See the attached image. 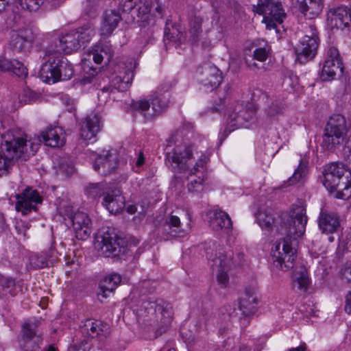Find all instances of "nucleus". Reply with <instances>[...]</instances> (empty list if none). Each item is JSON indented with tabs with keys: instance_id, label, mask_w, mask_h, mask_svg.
I'll use <instances>...</instances> for the list:
<instances>
[{
	"instance_id": "6",
	"label": "nucleus",
	"mask_w": 351,
	"mask_h": 351,
	"mask_svg": "<svg viewBox=\"0 0 351 351\" xmlns=\"http://www.w3.org/2000/svg\"><path fill=\"white\" fill-rule=\"evenodd\" d=\"M95 35V30L92 25L80 27L65 34L59 39V51L71 53L82 47L85 48Z\"/></svg>"
},
{
	"instance_id": "46",
	"label": "nucleus",
	"mask_w": 351,
	"mask_h": 351,
	"mask_svg": "<svg viewBox=\"0 0 351 351\" xmlns=\"http://www.w3.org/2000/svg\"><path fill=\"white\" fill-rule=\"evenodd\" d=\"M93 59L96 64H101L104 54L109 60L112 57L110 48L107 45H98L92 49Z\"/></svg>"
},
{
	"instance_id": "62",
	"label": "nucleus",
	"mask_w": 351,
	"mask_h": 351,
	"mask_svg": "<svg viewBox=\"0 0 351 351\" xmlns=\"http://www.w3.org/2000/svg\"><path fill=\"white\" fill-rule=\"evenodd\" d=\"M224 100H225L224 97L223 99L221 97H219V101H220L221 105H224L225 104Z\"/></svg>"
},
{
	"instance_id": "63",
	"label": "nucleus",
	"mask_w": 351,
	"mask_h": 351,
	"mask_svg": "<svg viewBox=\"0 0 351 351\" xmlns=\"http://www.w3.org/2000/svg\"><path fill=\"white\" fill-rule=\"evenodd\" d=\"M213 109L215 110V111H219L220 110L221 108L220 107H216V106H213Z\"/></svg>"
},
{
	"instance_id": "9",
	"label": "nucleus",
	"mask_w": 351,
	"mask_h": 351,
	"mask_svg": "<svg viewBox=\"0 0 351 351\" xmlns=\"http://www.w3.org/2000/svg\"><path fill=\"white\" fill-rule=\"evenodd\" d=\"M43 332L40 328V322H25L21 330L19 339V348L23 351H36L43 344Z\"/></svg>"
},
{
	"instance_id": "45",
	"label": "nucleus",
	"mask_w": 351,
	"mask_h": 351,
	"mask_svg": "<svg viewBox=\"0 0 351 351\" xmlns=\"http://www.w3.org/2000/svg\"><path fill=\"white\" fill-rule=\"evenodd\" d=\"M256 218L259 226L267 230H271L275 223L274 217L267 211L259 210L256 215Z\"/></svg>"
},
{
	"instance_id": "11",
	"label": "nucleus",
	"mask_w": 351,
	"mask_h": 351,
	"mask_svg": "<svg viewBox=\"0 0 351 351\" xmlns=\"http://www.w3.org/2000/svg\"><path fill=\"white\" fill-rule=\"evenodd\" d=\"M195 77L200 88L206 93L215 90L223 80L221 71L210 62L204 63L197 68Z\"/></svg>"
},
{
	"instance_id": "43",
	"label": "nucleus",
	"mask_w": 351,
	"mask_h": 351,
	"mask_svg": "<svg viewBox=\"0 0 351 351\" xmlns=\"http://www.w3.org/2000/svg\"><path fill=\"white\" fill-rule=\"evenodd\" d=\"M269 56V49L267 47L256 48L253 52L252 59H245V62L248 67L252 69H260L261 67L254 61L257 60L261 62H265Z\"/></svg>"
},
{
	"instance_id": "49",
	"label": "nucleus",
	"mask_w": 351,
	"mask_h": 351,
	"mask_svg": "<svg viewBox=\"0 0 351 351\" xmlns=\"http://www.w3.org/2000/svg\"><path fill=\"white\" fill-rule=\"evenodd\" d=\"M18 2L21 8L24 10H27L30 12L36 11L39 8L43 0H15Z\"/></svg>"
},
{
	"instance_id": "61",
	"label": "nucleus",
	"mask_w": 351,
	"mask_h": 351,
	"mask_svg": "<svg viewBox=\"0 0 351 351\" xmlns=\"http://www.w3.org/2000/svg\"><path fill=\"white\" fill-rule=\"evenodd\" d=\"M44 351H58V350L54 345H50Z\"/></svg>"
},
{
	"instance_id": "40",
	"label": "nucleus",
	"mask_w": 351,
	"mask_h": 351,
	"mask_svg": "<svg viewBox=\"0 0 351 351\" xmlns=\"http://www.w3.org/2000/svg\"><path fill=\"white\" fill-rule=\"evenodd\" d=\"M202 23L203 19L197 16H193L189 20V39L193 43H197L199 40L200 36L202 33Z\"/></svg>"
},
{
	"instance_id": "47",
	"label": "nucleus",
	"mask_w": 351,
	"mask_h": 351,
	"mask_svg": "<svg viewBox=\"0 0 351 351\" xmlns=\"http://www.w3.org/2000/svg\"><path fill=\"white\" fill-rule=\"evenodd\" d=\"M193 132V125L190 123H183L176 132L171 134L170 140L175 143L188 138L189 134Z\"/></svg>"
},
{
	"instance_id": "3",
	"label": "nucleus",
	"mask_w": 351,
	"mask_h": 351,
	"mask_svg": "<svg viewBox=\"0 0 351 351\" xmlns=\"http://www.w3.org/2000/svg\"><path fill=\"white\" fill-rule=\"evenodd\" d=\"M323 176V184L330 193L336 191V198L347 199L351 197V171L343 163L335 162L326 165Z\"/></svg>"
},
{
	"instance_id": "57",
	"label": "nucleus",
	"mask_w": 351,
	"mask_h": 351,
	"mask_svg": "<svg viewBox=\"0 0 351 351\" xmlns=\"http://www.w3.org/2000/svg\"><path fill=\"white\" fill-rule=\"evenodd\" d=\"M145 162V157L143 152H140L138 158L136 161V166L138 167H141Z\"/></svg>"
},
{
	"instance_id": "31",
	"label": "nucleus",
	"mask_w": 351,
	"mask_h": 351,
	"mask_svg": "<svg viewBox=\"0 0 351 351\" xmlns=\"http://www.w3.org/2000/svg\"><path fill=\"white\" fill-rule=\"evenodd\" d=\"M205 160L202 158L198 160L189 177L188 190L191 193H199L203 190V183L205 180V174L203 171H199V167H204Z\"/></svg>"
},
{
	"instance_id": "36",
	"label": "nucleus",
	"mask_w": 351,
	"mask_h": 351,
	"mask_svg": "<svg viewBox=\"0 0 351 351\" xmlns=\"http://www.w3.org/2000/svg\"><path fill=\"white\" fill-rule=\"evenodd\" d=\"M121 19L122 18L119 11L114 10L106 11L104 14L101 34L105 36L111 34Z\"/></svg>"
},
{
	"instance_id": "32",
	"label": "nucleus",
	"mask_w": 351,
	"mask_h": 351,
	"mask_svg": "<svg viewBox=\"0 0 351 351\" xmlns=\"http://www.w3.org/2000/svg\"><path fill=\"white\" fill-rule=\"evenodd\" d=\"M40 138V141L51 147L62 146L65 143L62 130L58 128L48 127L41 132Z\"/></svg>"
},
{
	"instance_id": "44",
	"label": "nucleus",
	"mask_w": 351,
	"mask_h": 351,
	"mask_svg": "<svg viewBox=\"0 0 351 351\" xmlns=\"http://www.w3.org/2000/svg\"><path fill=\"white\" fill-rule=\"evenodd\" d=\"M18 289L15 280L12 278H4L1 281L0 297H6L8 295L15 296L18 293Z\"/></svg>"
},
{
	"instance_id": "37",
	"label": "nucleus",
	"mask_w": 351,
	"mask_h": 351,
	"mask_svg": "<svg viewBox=\"0 0 351 351\" xmlns=\"http://www.w3.org/2000/svg\"><path fill=\"white\" fill-rule=\"evenodd\" d=\"M257 303L256 297L252 293L247 291L240 298L239 308L243 315L250 316L255 313Z\"/></svg>"
},
{
	"instance_id": "19",
	"label": "nucleus",
	"mask_w": 351,
	"mask_h": 351,
	"mask_svg": "<svg viewBox=\"0 0 351 351\" xmlns=\"http://www.w3.org/2000/svg\"><path fill=\"white\" fill-rule=\"evenodd\" d=\"M17 202L16 203V210L21 212L25 215L31 213L33 210H36L35 204H41L43 197L40 195L37 190L32 188H26L21 193L16 195Z\"/></svg>"
},
{
	"instance_id": "54",
	"label": "nucleus",
	"mask_w": 351,
	"mask_h": 351,
	"mask_svg": "<svg viewBox=\"0 0 351 351\" xmlns=\"http://www.w3.org/2000/svg\"><path fill=\"white\" fill-rule=\"evenodd\" d=\"M218 282L221 285L222 287H226L228 282V275L224 271H220L217 276Z\"/></svg>"
},
{
	"instance_id": "20",
	"label": "nucleus",
	"mask_w": 351,
	"mask_h": 351,
	"mask_svg": "<svg viewBox=\"0 0 351 351\" xmlns=\"http://www.w3.org/2000/svg\"><path fill=\"white\" fill-rule=\"evenodd\" d=\"M195 145H178L171 152L167 154V159L171 163L173 169L184 171L188 168V162L193 158Z\"/></svg>"
},
{
	"instance_id": "17",
	"label": "nucleus",
	"mask_w": 351,
	"mask_h": 351,
	"mask_svg": "<svg viewBox=\"0 0 351 351\" xmlns=\"http://www.w3.org/2000/svg\"><path fill=\"white\" fill-rule=\"evenodd\" d=\"M152 4L156 5V11L162 15L163 9L157 0L154 2L148 0H120L119 6L123 12H131L132 16L136 14L139 19H143L150 12Z\"/></svg>"
},
{
	"instance_id": "12",
	"label": "nucleus",
	"mask_w": 351,
	"mask_h": 351,
	"mask_svg": "<svg viewBox=\"0 0 351 351\" xmlns=\"http://www.w3.org/2000/svg\"><path fill=\"white\" fill-rule=\"evenodd\" d=\"M144 308L147 314L154 317V319L161 324L167 326L173 317L172 304L162 299L147 300L144 302Z\"/></svg>"
},
{
	"instance_id": "41",
	"label": "nucleus",
	"mask_w": 351,
	"mask_h": 351,
	"mask_svg": "<svg viewBox=\"0 0 351 351\" xmlns=\"http://www.w3.org/2000/svg\"><path fill=\"white\" fill-rule=\"evenodd\" d=\"M74 73V70L72 64L66 58L63 60V63L60 64L59 69L55 75L52 84L56 83L60 80H70Z\"/></svg>"
},
{
	"instance_id": "34",
	"label": "nucleus",
	"mask_w": 351,
	"mask_h": 351,
	"mask_svg": "<svg viewBox=\"0 0 351 351\" xmlns=\"http://www.w3.org/2000/svg\"><path fill=\"white\" fill-rule=\"evenodd\" d=\"M121 278L119 274H112L106 276L99 283V291L97 293L99 300L108 298L120 283Z\"/></svg>"
},
{
	"instance_id": "51",
	"label": "nucleus",
	"mask_w": 351,
	"mask_h": 351,
	"mask_svg": "<svg viewBox=\"0 0 351 351\" xmlns=\"http://www.w3.org/2000/svg\"><path fill=\"white\" fill-rule=\"evenodd\" d=\"M341 276L348 282H351V261H347L341 269Z\"/></svg>"
},
{
	"instance_id": "13",
	"label": "nucleus",
	"mask_w": 351,
	"mask_h": 351,
	"mask_svg": "<svg viewBox=\"0 0 351 351\" xmlns=\"http://www.w3.org/2000/svg\"><path fill=\"white\" fill-rule=\"evenodd\" d=\"M187 221L186 224L181 222V217L171 213L165 217L161 227V233L165 240L174 237H183L191 230V217L188 213L185 214Z\"/></svg>"
},
{
	"instance_id": "15",
	"label": "nucleus",
	"mask_w": 351,
	"mask_h": 351,
	"mask_svg": "<svg viewBox=\"0 0 351 351\" xmlns=\"http://www.w3.org/2000/svg\"><path fill=\"white\" fill-rule=\"evenodd\" d=\"M120 241L114 232L106 231L97 236L95 247L104 256H117L122 252Z\"/></svg>"
},
{
	"instance_id": "56",
	"label": "nucleus",
	"mask_w": 351,
	"mask_h": 351,
	"mask_svg": "<svg viewBox=\"0 0 351 351\" xmlns=\"http://www.w3.org/2000/svg\"><path fill=\"white\" fill-rule=\"evenodd\" d=\"M86 343H82L80 345H75L71 351H88L87 348L88 347L86 346Z\"/></svg>"
},
{
	"instance_id": "18",
	"label": "nucleus",
	"mask_w": 351,
	"mask_h": 351,
	"mask_svg": "<svg viewBox=\"0 0 351 351\" xmlns=\"http://www.w3.org/2000/svg\"><path fill=\"white\" fill-rule=\"evenodd\" d=\"M343 71V63L339 58L337 49L335 47H330L328 50L327 58L324 61L322 70V79L324 81L334 80L337 74L341 75Z\"/></svg>"
},
{
	"instance_id": "38",
	"label": "nucleus",
	"mask_w": 351,
	"mask_h": 351,
	"mask_svg": "<svg viewBox=\"0 0 351 351\" xmlns=\"http://www.w3.org/2000/svg\"><path fill=\"white\" fill-rule=\"evenodd\" d=\"M308 162L306 160L300 159V163L293 174L283 184V187L289 186L304 181L308 172Z\"/></svg>"
},
{
	"instance_id": "24",
	"label": "nucleus",
	"mask_w": 351,
	"mask_h": 351,
	"mask_svg": "<svg viewBox=\"0 0 351 351\" xmlns=\"http://www.w3.org/2000/svg\"><path fill=\"white\" fill-rule=\"evenodd\" d=\"M73 228L77 239H87L92 232L91 221L88 215L84 213L77 211L71 218Z\"/></svg>"
},
{
	"instance_id": "16",
	"label": "nucleus",
	"mask_w": 351,
	"mask_h": 351,
	"mask_svg": "<svg viewBox=\"0 0 351 351\" xmlns=\"http://www.w3.org/2000/svg\"><path fill=\"white\" fill-rule=\"evenodd\" d=\"M45 62L43 64L39 75L43 82L51 84L53 81L59 66L66 58L59 51V49H48L45 56Z\"/></svg>"
},
{
	"instance_id": "28",
	"label": "nucleus",
	"mask_w": 351,
	"mask_h": 351,
	"mask_svg": "<svg viewBox=\"0 0 351 351\" xmlns=\"http://www.w3.org/2000/svg\"><path fill=\"white\" fill-rule=\"evenodd\" d=\"M33 38L27 31L21 34H13L8 44L9 49L14 54L26 55L32 46Z\"/></svg>"
},
{
	"instance_id": "60",
	"label": "nucleus",
	"mask_w": 351,
	"mask_h": 351,
	"mask_svg": "<svg viewBox=\"0 0 351 351\" xmlns=\"http://www.w3.org/2000/svg\"><path fill=\"white\" fill-rule=\"evenodd\" d=\"M126 210L129 214H134L136 210V206L135 205H130L126 208Z\"/></svg>"
},
{
	"instance_id": "50",
	"label": "nucleus",
	"mask_w": 351,
	"mask_h": 351,
	"mask_svg": "<svg viewBox=\"0 0 351 351\" xmlns=\"http://www.w3.org/2000/svg\"><path fill=\"white\" fill-rule=\"evenodd\" d=\"M282 109L283 108L281 103L273 102L267 108L266 113L269 117H274L275 116L281 113L282 112Z\"/></svg>"
},
{
	"instance_id": "21",
	"label": "nucleus",
	"mask_w": 351,
	"mask_h": 351,
	"mask_svg": "<svg viewBox=\"0 0 351 351\" xmlns=\"http://www.w3.org/2000/svg\"><path fill=\"white\" fill-rule=\"evenodd\" d=\"M80 326L82 332L91 338H96L99 341H104L110 334L108 324L101 320L86 319L82 322Z\"/></svg>"
},
{
	"instance_id": "1",
	"label": "nucleus",
	"mask_w": 351,
	"mask_h": 351,
	"mask_svg": "<svg viewBox=\"0 0 351 351\" xmlns=\"http://www.w3.org/2000/svg\"><path fill=\"white\" fill-rule=\"evenodd\" d=\"M307 220L305 206L293 205L287 219V235L275 245L272 256L276 268L287 271L293 267L296 250L293 247V243L304 234Z\"/></svg>"
},
{
	"instance_id": "33",
	"label": "nucleus",
	"mask_w": 351,
	"mask_h": 351,
	"mask_svg": "<svg viewBox=\"0 0 351 351\" xmlns=\"http://www.w3.org/2000/svg\"><path fill=\"white\" fill-rule=\"evenodd\" d=\"M58 252L51 247L49 252H43L40 254H35L30 257V264L34 268H43L52 266L58 258Z\"/></svg>"
},
{
	"instance_id": "8",
	"label": "nucleus",
	"mask_w": 351,
	"mask_h": 351,
	"mask_svg": "<svg viewBox=\"0 0 351 351\" xmlns=\"http://www.w3.org/2000/svg\"><path fill=\"white\" fill-rule=\"evenodd\" d=\"M253 12L263 15V22L268 29H275L277 24H280L287 14L282 3L275 0H259L256 5H253Z\"/></svg>"
},
{
	"instance_id": "48",
	"label": "nucleus",
	"mask_w": 351,
	"mask_h": 351,
	"mask_svg": "<svg viewBox=\"0 0 351 351\" xmlns=\"http://www.w3.org/2000/svg\"><path fill=\"white\" fill-rule=\"evenodd\" d=\"M86 193L92 198H96L101 195L105 196L104 184H90L86 189Z\"/></svg>"
},
{
	"instance_id": "64",
	"label": "nucleus",
	"mask_w": 351,
	"mask_h": 351,
	"mask_svg": "<svg viewBox=\"0 0 351 351\" xmlns=\"http://www.w3.org/2000/svg\"><path fill=\"white\" fill-rule=\"evenodd\" d=\"M329 241H331V242L333 241V237H329Z\"/></svg>"
},
{
	"instance_id": "29",
	"label": "nucleus",
	"mask_w": 351,
	"mask_h": 351,
	"mask_svg": "<svg viewBox=\"0 0 351 351\" xmlns=\"http://www.w3.org/2000/svg\"><path fill=\"white\" fill-rule=\"evenodd\" d=\"M318 226L322 233H335L340 228L339 217L336 213L321 210L318 217Z\"/></svg>"
},
{
	"instance_id": "52",
	"label": "nucleus",
	"mask_w": 351,
	"mask_h": 351,
	"mask_svg": "<svg viewBox=\"0 0 351 351\" xmlns=\"http://www.w3.org/2000/svg\"><path fill=\"white\" fill-rule=\"evenodd\" d=\"M176 85V82L173 80L166 79L158 87V89L160 92H168L170 90L173 86Z\"/></svg>"
},
{
	"instance_id": "10",
	"label": "nucleus",
	"mask_w": 351,
	"mask_h": 351,
	"mask_svg": "<svg viewBox=\"0 0 351 351\" xmlns=\"http://www.w3.org/2000/svg\"><path fill=\"white\" fill-rule=\"evenodd\" d=\"M308 29L295 47L297 60L300 64H305L315 57L319 44L316 27L310 25Z\"/></svg>"
},
{
	"instance_id": "2",
	"label": "nucleus",
	"mask_w": 351,
	"mask_h": 351,
	"mask_svg": "<svg viewBox=\"0 0 351 351\" xmlns=\"http://www.w3.org/2000/svg\"><path fill=\"white\" fill-rule=\"evenodd\" d=\"M40 144L23 136L8 134L0 148V177L7 176L15 162L27 160L38 151Z\"/></svg>"
},
{
	"instance_id": "4",
	"label": "nucleus",
	"mask_w": 351,
	"mask_h": 351,
	"mask_svg": "<svg viewBox=\"0 0 351 351\" xmlns=\"http://www.w3.org/2000/svg\"><path fill=\"white\" fill-rule=\"evenodd\" d=\"M136 67V63L132 60H128L127 62H120L117 64L112 74L109 84L104 86L98 93L107 94L108 95L112 93L114 90L119 92H124L129 89L131 86L133 77L134 71Z\"/></svg>"
},
{
	"instance_id": "58",
	"label": "nucleus",
	"mask_w": 351,
	"mask_h": 351,
	"mask_svg": "<svg viewBox=\"0 0 351 351\" xmlns=\"http://www.w3.org/2000/svg\"><path fill=\"white\" fill-rule=\"evenodd\" d=\"M11 0H0V13L5 10Z\"/></svg>"
},
{
	"instance_id": "59",
	"label": "nucleus",
	"mask_w": 351,
	"mask_h": 351,
	"mask_svg": "<svg viewBox=\"0 0 351 351\" xmlns=\"http://www.w3.org/2000/svg\"><path fill=\"white\" fill-rule=\"evenodd\" d=\"M306 345L305 343H302L300 346L289 349L288 351H306Z\"/></svg>"
},
{
	"instance_id": "30",
	"label": "nucleus",
	"mask_w": 351,
	"mask_h": 351,
	"mask_svg": "<svg viewBox=\"0 0 351 351\" xmlns=\"http://www.w3.org/2000/svg\"><path fill=\"white\" fill-rule=\"evenodd\" d=\"M209 226L215 231L223 230L228 232L232 228V221L227 213L215 210L210 213Z\"/></svg>"
},
{
	"instance_id": "42",
	"label": "nucleus",
	"mask_w": 351,
	"mask_h": 351,
	"mask_svg": "<svg viewBox=\"0 0 351 351\" xmlns=\"http://www.w3.org/2000/svg\"><path fill=\"white\" fill-rule=\"evenodd\" d=\"M169 23L167 21L166 27L164 32V41L169 40L180 45L183 39V34L176 25L169 26Z\"/></svg>"
},
{
	"instance_id": "39",
	"label": "nucleus",
	"mask_w": 351,
	"mask_h": 351,
	"mask_svg": "<svg viewBox=\"0 0 351 351\" xmlns=\"http://www.w3.org/2000/svg\"><path fill=\"white\" fill-rule=\"evenodd\" d=\"M221 251V246L215 242L210 243L206 249L207 258L213 261L216 265L219 263V265L223 267L226 265V258Z\"/></svg>"
},
{
	"instance_id": "7",
	"label": "nucleus",
	"mask_w": 351,
	"mask_h": 351,
	"mask_svg": "<svg viewBox=\"0 0 351 351\" xmlns=\"http://www.w3.org/2000/svg\"><path fill=\"white\" fill-rule=\"evenodd\" d=\"M169 100L161 95L150 96L148 99L132 100L130 109L140 113L146 121H151L169 108Z\"/></svg>"
},
{
	"instance_id": "27",
	"label": "nucleus",
	"mask_w": 351,
	"mask_h": 351,
	"mask_svg": "<svg viewBox=\"0 0 351 351\" xmlns=\"http://www.w3.org/2000/svg\"><path fill=\"white\" fill-rule=\"evenodd\" d=\"M103 205L112 214H117L125 206V198L118 188H109L106 191Z\"/></svg>"
},
{
	"instance_id": "22",
	"label": "nucleus",
	"mask_w": 351,
	"mask_h": 351,
	"mask_svg": "<svg viewBox=\"0 0 351 351\" xmlns=\"http://www.w3.org/2000/svg\"><path fill=\"white\" fill-rule=\"evenodd\" d=\"M256 114L255 109L250 106L243 107L241 104H237L234 112L229 114L228 124L231 127H247V123L254 119Z\"/></svg>"
},
{
	"instance_id": "53",
	"label": "nucleus",
	"mask_w": 351,
	"mask_h": 351,
	"mask_svg": "<svg viewBox=\"0 0 351 351\" xmlns=\"http://www.w3.org/2000/svg\"><path fill=\"white\" fill-rule=\"evenodd\" d=\"M297 284L298 285V288L300 290L306 291L307 289L308 285V278L305 275H301L299 278H297Z\"/></svg>"
},
{
	"instance_id": "26",
	"label": "nucleus",
	"mask_w": 351,
	"mask_h": 351,
	"mask_svg": "<svg viewBox=\"0 0 351 351\" xmlns=\"http://www.w3.org/2000/svg\"><path fill=\"white\" fill-rule=\"evenodd\" d=\"M293 6L307 19L317 17L322 11V0H292Z\"/></svg>"
},
{
	"instance_id": "35",
	"label": "nucleus",
	"mask_w": 351,
	"mask_h": 351,
	"mask_svg": "<svg viewBox=\"0 0 351 351\" xmlns=\"http://www.w3.org/2000/svg\"><path fill=\"white\" fill-rule=\"evenodd\" d=\"M11 71L21 78H25L28 75L27 69L17 60H9L5 58L0 59V72Z\"/></svg>"
},
{
	"instance_id": "25",
	"label": "nucleus",
	"mask_w": 351,
	"mask_h": 351,
	"mask_svg": "<svg viewBox=\"0 0 351 351\" xmlns=\"http://www.w3.org/2000/svg\"><path fill=\"white\" fill-rule=\"evenodd\" d=\"M98 114L90 113L85 121L82 123L80 129V137L85 141L94 142L97 134L100 131L101 120Z\"/></svg>"
},
{
	"instance_id": "55",
	"label": "nucleus",
	"mask_w": 351,
	"mask_h": 351,
	"mask_svg": "<svg viewBox=\"0 0 351 351\" xmlns=\"http://www.w3.org/2000/svg\"><path fill=\"white\" fill-rule=\"evenodd\" d=\"M344 310L346 313L351 315V290L348 292L345 297V306Z\"/></svg>"
},
{
	"instance_id": "23",
	"label": "nucleus",
	"mask_w": 351,
	"mask_h": 351,
	"mask_svg": "<svg viewBox=\"0 0 351 351\" xmlns=\"http://www.w3.org/2000/svg\"><path fill=\"white\" fill-rule=\"evenodd\" d=\"M327 20L332 29H349L351 24V10L343 6L330 10Z\"/></svg>"
},
{
	"instance_id": "14",
	"label": "nucleus",
	"mask_w": 351,
	"mask_h": 351,
	"mask_svg": "<svg viewBox=\"0 0 351 351\" xmlns=\"http://www.w3.org/2000/svg\"><path fill=\"white\" fill-rule=\"evenodd\" d=\"M120 165L119 154L116 149L103 150L97 154L93 162V169L102 176L115 173Z\"/></svg>"
},
{
	"instance_id": "5",
	"label": "nucleus",
	"mask_w": 351,
	"mask_h": 351,
	"mask_svg": "<svg viewBox=\"0 0 351 351\" xmlns=\"http://www.w3.org/2000/svg\"><path fill=\"white\" fill-rule=\"evenodd\" d=\"M347 134L346 119L341 114L332 116L324 128L322 147L326 150H334L345 141Z\"/></svg>"
}]
</instances>
